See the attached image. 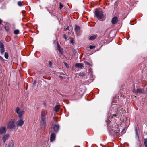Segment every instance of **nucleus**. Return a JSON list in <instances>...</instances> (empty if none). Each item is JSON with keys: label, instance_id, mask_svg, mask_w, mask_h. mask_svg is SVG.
I'll list each match as a JSON object with an SVG mask.
<instances>
[{"label": "nucleus", "instance_id": "obj_1", "mask_svg": "<svg viewBox=\"0 0 147 147\" xmlns=\"http://www.w3.org/2000/svg\"><path fill=\"white\" fill-rule=\"evenodd\" d=\"M47 118V114L43 112L41 113L40 119V124L42 127H44L46 126V119Z\"/></svg>", "mask_w": 147, "mask_h": 147}, {"label": "nucleus", "instance_id": "obj_2", "mask_svg": "<svg viewBox=\"0 0 147 147\" xmlns=\"http://www.w3.org/2000/svg\"><path fill=\"white\" fill-rule=\"evenodd\" d=\"M15 121V119H11L7 124V128L8 129H11L13 128L15 126L14 124Z\"/></svg>", "mask_w": 147, "mask_h": 147}, {"label": "nucleus", "instance_id": "obj_3", "mask_svg": "<svg viewBox=\"0 0 147 147\" xmlns=\"http://www.w3.org/2000/svg\"><path fill=\"white\" fill-rule=\"evenodd\" d=\"M96 16L99 20L102 19L103 17V14L101 11L96 10L95 13Z\"/></svg>", "mask_w": 147, "mask_h": 147}, {"label": "nucleus", "instance_id": "obj_4", "mask_svg": "<svg viewBox=\"0 0 147 147\" xmlns=\"http://www.w3.org/2000/svg\"><path fill=\"white\" fill-rule=\"evenodd\" d=\"M15 112L18 114L19 118H21L24 114V111L21 110L19 108L17 107L15 110Z\"/></svg>", "mask_w": 147, "mask_h": 147}, {"label": "nucleus", "instance_id": "obj_5", "mask_svg": "<svg viewBox=\"0 0 147 147\" xmlns=\"http://www.w3.org/2000/svg\"><path fill=\"white\" fill-rule=\"evenodd\" d=\"M17 121L16 125L18 127L22 126L24 124V122L23 121V119L21 117V118Z\"/></svg>", "mask_w": 147, "mask_h": 147}, {"label": "nucleus", "instance_id": "obj_6", "mask_svg": "<svg viewBox=\"0 0 147 147\" xmlns=\"http://www.w3.org/2000/svg\"><path fill=\"white\" fill-rule=\"evenodd\" d=\"M59 129V126L58 125H54L53 126V131L55 133L58 132Z\"/></svg>", "mask_w": 147, "mask_h": 147}, {"label": "nucleus", "instance_id": "obj_7", "mask_svg": "<svg viewBox=\"0 0 147 147\" xmlns=\"http://www.w3.org/2000/svg\"><path fill=\"white\" fill-rule=\"evenodd\" d=\"M55 134L53 133L52 132L50 135V141L51 142H53L54 140L55 139Z\"/></svg>", "mask_w": 147, "mask_h": 147}, {"label": "nucleus", "instance_id": "obj_8", "mask_svg": "<svg viewBox=\"0 0 147 147\" xmlns=\"http://www.w3.org/2000/svg\"><path fill=\"white\" fill-rule=\"evenodd\" d=\"M118 21L117 18V17L115 16L112 18L111 22L113 24H115Z\"/></svg>", "mask_w": 147, "mask_h": 147}, {"label": "nucleus", "instance_id": "obj_9", "mask_svg": "<svg viewBox=\"0 0 147 147\" xmlns=\"http://www.w3.org/2000/svg\"><path fill=\"white\" fill-rule=\"evenodd\" d=\"M6 129L5 127H2L0 128V134H3L6 133Z\"/></svg>", "mask_w": 147, "mask_h": 147}, {"label": "nucleus", "instance_id": "obj_10", "mask_svg": "<svg viewBox=\"0 0 147 147\" xmlns=\"http://www.w3.org/2000/svg\"><path fill=\"white\" fill-rule=\"evenodd\" d=\"M9 135L8 134H6L3 137L2 139L4 143H5V142L6 140L8 139V138L9 137Z\"/></svg>", "mask_w": 147, "mask_h": 147}, {"label": "nucleus", "instance_id": "obj_11", "mask_svg": "<svg viewBox=\"0 0 147 147\" xmlns=\"http://www.w3.org/2000/svg\"><path fill=\"white\" fill-rule=\"evenodd\" d=\"M57 46L59 51L61 53H63V49L60 47L58 43L57 44Z\"/></svg>", "mask_w": 147, "mask_h": 147}, {"label": "nucleus", "instance_id": "obj_12", "mask_svg": "<svg viewBox=\"0 0 147 147\" xmlns=\"http://www.w3.org/2000/svg\"><path fill=\"white\" fill-rule=\"evenodd\" d=\"M83 64L82 63H76L75 64V67L78 68H82L83 67Z\"/></svg>", "mask_w": 147, "mask_h": 147}, {"label": "nucleus", "instance_id": "obj_13", "mask_svg": "<svg viewBox=\"0 0 147 147\" xmlns=\"http://www.w3.org/2000/svg\"><path fill=\"white\" fill-rule=\"evenodd\" d=\"M145 91L144 90L142 89L141 90H137L136 92L137 94H138L140 93H145Z\"/></svg>", "mask_w": 147, "mask_h": 147}, {"label": "nucleus", "instance_id": "obj_14", "mask_svg": "<svg viewBox=\"0 0 147 147\" xmlns=\"http://www.w3.org/2000/svg\"><path fill=\"white\" fill-rule=\"evenodd\" d=\"M59 106L58 105H56L54 108V110L55 111L57 112L59 111Z\"/></svg>", "mask_w": 147, "mask_h": 147}, {"label": "nucleus", "instance_id": "obj_15", "mask_svg": "<svg viewBox=\"0 0 147 147\" xmlns=\"http://www.w3.org/2000/svg\"><path fill=\"white\" fill-rule=\"evenodd\" d=\"M5 30L6 31H8L10 29L9 27L7 24H6L5 26Z\"/></svg>", "mask_w": 147, "mask_h": 147}, {"label": "nucleus", "instance_id": "obj_16", "mask_svg": "<svg viewBox=\"0 0 147 147\" xmlns=\"http://www.w3.org/2000/svg\"><path fill=\"white\" fill-rule=\"evenodd\" d=\"M80 29V27L78 26H76L75 28V31L76 32L79 31Z\"/></svg>", "mask_w": 147, "mask_h": 147}, {"label": "nucleus", "instance_id": "obj_17", "mask_svg": "<svg viewBox=\"0 0 147 147\" xmlns=\"http://www.w3.org/2000/svg\"><path fill=\"white\" fill-rule=\"evenodd\" d=\"M96 38V36L95 35H93L92 36H91L90 38L89 39L90 40H92L93 39H95Z\"/></svg>", "mask_w": 147, "mask_h": 147}, {"label": "nucleus", "instance_id": "obj_18", "mask_svg": "<svg viewBox=\"0 0 147 147\" xmlns=\"http://www.w3.org/2000/svg\"><path fill=\"white\" fill-rule=\"evenodd\" d=\"M13 144L12 142L9 143L8 145V147H13Z\"/></svg>", "mask_w": 147, "mask_h": 147}, {"label": "nucleus", "instance_id": "obj_19", "mask_svg": "<svg viewBox=\"0 0 147 147\" xmlns=\"http://www.w3.org/2000/svg\"><path fill=\"white\" fill-rule=\"evenodd\" d=\"M4 56L5 58L6 59H7L8 58L9 56H8V53L7 52H5V54H4Z\"/></svg>", "mask_w": 147, "mask_h": 147}, {"label": "nucleus", "instance_id": "obj_20", "mask_svg": "<svg viewBox=\"0 0 147 147\" xmlns=\"http://www.w3.org/2000/svg\"><path fill=\"white\" fill-rule=\"evenodd\" d=\"M19 30L18 29L15 30L14 32V34L16 35L18 34L19 33Z\"/></svg>", "mask_w": 147, "mask_h": 147}, {"label": "nucleus", "instance_id": "obj_21", "mask_svg": "<svg viewBox=\"0 0 147 147\" xmlns=\"http://www.w3.org/2000/svg\"><path fill=\"white\" fill-rule=\"evenodd\" d=\"M144 143L145 147H147V138L144 139Z\"/></svg>", "mask_w": 147, "mask_h": 147}, {"label": "nucleus", "instance_id": "obj_22", "mask_svg": "<svg viewBox=\"0 0 147 147\" xmlns=\"http://www.w3.org/2000/svg\"><path fill=\"white\" fill-rule=\"evenodd\" d=\"M5 51V50L4 47L1 49V54L3 55V53Z\"/></svg>", "mask_w": 147, "mask_h": 147}, {"label": "nucleus", "instance_id": "obj_23", "mask_svg": "<svg viewBox=\"0 0 147 147\" xmlns=\"http://www.w3.org/2000/svg\"><path fill=\"white\" fill-rule=\"evenodd\" d=\"M78 74L79 76L82 77L84 75V74L83 72H80Z\"/></svg>", "mask_w": 147, "mask_h": 147}, {"label": "nucleus", "instance_id": "obj_24", "mask_svg": "<svg viewBox=\"0 0 147 147\" xmlns=\"http://www.w3.org/2000/svg\"><path fill=\"white\" fill-rule=\"evenodd\" d=\"M48 65L49 67H51L52 65V63L51 61H49L48 62Z\"/></svg>", "mask_w": 147, "mask_h": 147}, {"label": "nucleus", "instance_id": "obj_25", "mask_svg": "<svg viewBox=\"0 0 147 147\" xmlns=\"http://www.w3.org/2000/svg\"><path fill=\"white\" fill-rule=\"evenodd\" d=\"M18 4L19 6H22V2L21 1H19L18 2Z\"/></svg>", "mask_w": 147, "mask_h": 147}, {"label": "nucleus", "instance_id": "obj_26", "mask_svg": "<svg viewBox=\"0 0 147 147\" xmlns=\"http://www.w3.org/2000/svg\"><path fill=\"white\" fill-rule=\"evenodd\" d=\"M85 65H89L90 66H91V65L90 63L88 61L85 62Z\"/></svg>", "mask_w": 147, "mask_h": 147}, {"label": "nucleus", "instance_id": "obj_27", "mask_svg": "<svg viewBox=\"0 0 147 147\" xmlns=\"http://www.w3.org/2000/svg\"><path fill=\"white\" fill-rule=\"evenodd\" d=\"M4 47V45L1 42H0V49Z\"/></svg>", "mask_w": 147, "mask_h": 147}, {"label": "nucleus", "instance_id": "obj_28", "mask_svg": "<svg viewBox=\"0 0 147 147\" xmlns=\"http://www.w3.org/2000/svg\"><path fill=\"white\" fill-rule=\"evenodd\" d=\"M63 7V5L61 3H59V8L61 9Z\"/></svg>", "mask_w": 147, "mask_h": 147}, {"label": "nucleus", "instance_id": "obj_29", "mask_svg": "<svg viewBox=\"0 0 147 147\" xmlns=\"http://www.w3.org/2000/svg\"><path fill=\"white\" fill-rule=\"evenodd\" d=\"M95 46L94 45H90L89 47V48L90 49H93L95 48Z\"/></svg>", "mask_w": 147, "mask_h": 147}, {"label": "nucleus", "instance_id": "obj_30", "mask_svg": "<svg viewBox=\"0 0 147 147\" xmlns=\"http://www.w3.org/2000/svg\"><path fill=\"white\" fill-rule=\"evenodd\" d=\"M64 63L65 65V66L67 67V68H69V65H68V64L67 63H66V62H64Z\"/></svg>", "mask_w": 147, "mask_h": 147}, {"label": "nucleus", "instance_id": "obj_31", "mask_svg": "<svg viewBox=\"0 0 147 147\" xmlns=\"http://www.w3.org/2000/svg\"><path fill=\"white\" fill-rule=\"evenodd\" d=\"M0 60L2 62H4V60L3 58L1 56H0Z\"/></svg>", "mask_w": 147, "mask_h": 147}, {"label": "nucleus", "instance_id": "obj_32", "mask_svg": "<svg viewBox=\"0 0 147 147\" xmlns=\"http://www.w3.org/2000/svg\"><path fill=\"white\" fill-rule=\"evenodd\" d=\"M70 43L72 44L74 43V40L72 38H71L70 39Z\"/></svg>", "mask_w": 147, "mask_h": 147}, {"label": "nucleus", "instance_id": "obj_33", "mask_svg": "<svg viewBox=\"0 0 147 147\" xmlns=\"http://www.w3.org/2000/svg\"><path fill=\"white\" fill-rule=\"evenodd\" d=\"M52 127L50 128L49 129V132H51L52 131Z\"/></svg>", "mask_w": 147, "mask_h": 147}, {"label": "nucleus", "instance_id": "obj_34", "mask_svg": "<svg viewBox=\"0 0 147 147\" xmlns=\"http://www.w3.org/2000/svg\"><path fill=\"white\" fill-rule=\"evenodd\" d=\"M63 38L65 39L66 40L67 39V38L66 36L65 35H64L63 36Z\"/></svg>", "mask_w": 147, "mask_h": 147}, {"label": "nucleus", "instance_id": "obj_35", "mask_svg": "<svg viewBox=\"0 0 147 147\" xmlns=\"http://www.w3.org/2000/svg\"><path fill=\"white\" fill-rule=\"evenodd\" d=\"M65 30H69V28L68 26L65 29Z\"/></svg>", "mask_w": 147, "mask_h": 147}, {"label": "nucleus", "instance_id": "obj_36", "mask_svg": "<svg viewBox=\"0 0 147 147\" xmlns=\"http://www.w3.org/2000/svg\"><path fill=\"white\" fill-rule=\"evenodd\" d=\"M114 100H113V101L112 102V105H115V104H114Z\"/></svg>", "mask_w": 147, "mask_h": 147}, {"label": "nucleus", "instance_id": "obj_37", "mask_svg": "<svg viewBox=\"0 0 147 147\" xmlns=\"http://www.w3.org/2000/svg\"><path fill=\"white\" fill-rule=\"evenodd\" d=\"M117 116V114H113L112 115V116L113 117V116Z\"/></svg>", "mask_w": 147, "mask_h": 147}, {"label": "nucleus", "instance_id": "obj_38", "mask_svg": "<svg viewBox=\"0 0 147 147\" xmlns=\"http://www.w3.org/2000/svg\"><path fill=\"white\" fill-rule=\"evenodd\" d=\"M2 20L0 19V24H2Z\"/></svg>", "mask_w": 147, "mask_h": 147}, {"label": "nucleus", "instance_id": "obj_39", "mask_svg": "<svg viewBox=\"0 0 147 147\" xmlns=\"http://www.w3.org/2000/svg\"><path fill=\"white\" fill-rule=\"evenodd\" d=\"M119 105H117V106H116L115 107L116 108H117H117L118 107H119Z\"/></svg>", "mask_w": 147, "mask_h": 147}, {"label": "nucleus", "instance_id": "obj_40", "mask_svg": "<svg viewBox=\"0 0 147 147\" xmlns=\"http://www.w3.org/2000/svg\"><path fill=\"white\" fill-rule=\"evenodd\" d=\"M89 71L90 72H92V69L91 68L89 69Z\"/></svg>", "mask_w": 147, "mask_h": 147}, {"label": "nucleus", "instance_id": "obj_41", "mask_svg": "<svg viewBox=\"0 0 147 147\" xmlns=\"http://www.w3.org/2000/svg\"><path fill=\"white\" fill-rule=\"evenodd\" d=\"M137 137H138V138H139V136L138 135V134H137Z\"/></svg>", "mask_w": 147, "mask_h": 147}, {"label": "nucleus", "instance_id": "obj_42", "mask_svg": "<svg viewBox=\"0 0 147 147\" xmlns=\"http://www.w3.org/2000/svg\"><path fill=\"white\" fill-rule=\"evenodd\" d=\"M112 130H115V131L116 130L115 129H112Z\"/></svg>", "mask_w": 147, "mask_h": 147}, {"label": "nucleus", "instance_id": "obj_43", "mask_svg": "<svg viewBox=\"0 0 147 147\" xmlns=\"http://www.w3.org/2000/svg\"><path fill=\"white\" fill-rule=\"evenodd\" d=\"M108 121H109V120H108V121H106V122H107V123Z\"/></svg>", "mask_w": 147, "mask_h": 147}, {"label": "nucleus", "instance_id": "obj_44", "mask_svg": "<svg viewBox=\"0 0 147 147\" xmlns=\"http://www.w3.org/2000/svg\"><path fill=\"white\" fill-rule=\"evenodd\" d=\"M123 122H124V120H123L122 121Z\"/></svg>", "mask_w": 147, "mask_h": 147}, {"label": "nucleus", "instance_id": "obj_45", "mask_svg": "<svg viewBox=\"0 0 147 147\" xmlns=\"http://www.w3.org/2000/svg\"><path fill=\"white\" fill-rule=\"evenodd\" d=\"M61 78H62V77L61 76H60Z\"/></svg>", "mask_w": 147, "mask_h": 147}]
</instances>
